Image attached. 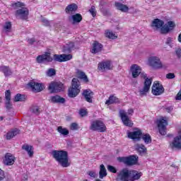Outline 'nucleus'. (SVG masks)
<instances>
[{"label": "nucleus", "mask_w": 181, "mask_h": 181, "mask_svg": "<svg viewBox=\"0 0 181 181\" xmlns=\"http://www.w3.org/2000/svg\"><path fill=\"white\" fill-rule=\"evenodd\" d=\"M115 6L118 11H121V12H124V13H127V12L129 11V7H128V6L119 2H116Z\"/></svg>", "instance_id": "nucleus-27"}, {"label": "nucleus", "mask_w": 181, "mask_h": 181, "mask_svg": "<svg viewBox=\"0 0 181 181\" xmlns=\"http://www.w3.org/2000/svg\"><path fill=\"white\" fill-rule=\"evenodd\" d=\"M103 45L101 43H99L98 42H95L93 44V49H91V53L93 54H95L97 53H100L103 50Z\"/></svg>", "instance_id": "nucleus-26"}, {"label": "nucleus", "mask_w": 181, "mask_h": 181, "mask_svg": "<svg viewBox=\"0 0 181 181\" xmlns=\"http://www.w3.org/2000/svg\"><path fill=\"white\" fill-rule=\"evenodd\" d=\"M89 12L93 18H95V16H97V11H95V6H92L90 7V9H89Z\"/></svg>", "instance_id": "nucleus-44"}, {"label": "nucleus", "mask_w": 181, "mask_h": 181, "mask_svg": "<svg viewBox=\"0 0 181 181\" xmlns=\"http://www.w3.org/2000/svg\"><path fill=\"white\" fill-rule=\"evenodd\" d=\"M172 149L177 148V149H181V129L179 132V135L174 138L173 141L170 144Z\"/></svg>", "instance_id": "nucleus-18"}, {"label": "nucleus", "mask_w": 181, "mask_h": 181, "mask_svg": "<svg viewBox=\"0 0 181 181\" xmlns=\"http://www.w3.org/2000/svg\"><path fill=\"white\" fill-rule=\"evenodd\" d=\"M176 27L175 21H170L165 24V22L159 18H156L152 21L151 28L154 30H159L161 35H168L169 32H172Z\"/></svg>", "instance_id": "nucleus-2"}, {"label": "nucleus", "mask_w": 181, "mask_h": 181, "mask_svg": "<svg viewBox=\"0 0 181 181\" xmlns=\"http://www.w3.org/2000/svg\"><path fill=\"white\" fill-rule=\"evenodd\" d=\"M131 178V170L124 168L117 173L116 180L119 181H133Z\"/></svg>", "instance_id": "nucleus-9"}, {"label": "nucleus", "mask_w": 181, "mask_h": 181, "mask_svg": "<svg viewBox=\"0 0 181 181\" xmlns=\"http://www.w3.org/2000/svg\"><path fill=\"white\" fill-rule=\"evenodd\" d=\"M175 54L178 59H181V49L180 48H177L175 50Z\"/></svg>", "instance_id": "nucleus-51"}, {"label": "nucleus", "mask_w": 181, "mask_h": 181, "mask_svg": "<svg viewBox=\"0 0 181 181\" xmlns=\"http://www.w3.org/2000/svg\"><path fill=\"white\" fill-rule=\"evenodd\" d=\"M95 181H101V180L97 179V180H95Z\"/></svg>", "instance_id": "nucleus-64"}, {"label": "nucleus", "mask_w": 181, "mask_h": 181, "mask_svg": "<svg viewBox=\"0 0 181 181\" xmlns=\"http://www.w3.org/2000/svg\"><path fill=\"white\" fill-rule=\"evenodd\" d=\"M71 86L72 87L69 88L68 90V96L70 98H74L80 94V81L78 78H74L72 79Z\"/></svg>", "instance_id": "nucleus-5"}, {"label": "nucleus", "mask_w": 181, "mask_h": 181, "mask_svg": "<svg viewBox=\"0 0 181 181\" xmlns=\"http://www.w3.org/2000/svg\"><path fill=\"white\" fill-rule=\"evenodd\" d=\"M48 88L51 93H60L64 90V85L62 82H52Z\"/></svg>", "instance_id": "nucleus-12"}, {"label": "nucleus", "mask_w": 181, "mask_h": 181, "mask_svg": "<svg viewBox=\"0 0 181 181\" xmlns=\"http://www.w3.org/2000/svg\"><path fill=\"white\" fill-rule=\"evenodd\" d=\"M175 100H181V91H180L175 98Z\"/></svg>", "instance_id": "nucleus-57"}, {"label": "nucleus", "mask_w": 181, "mask_h": 181, "mask_svg": "<svg viewBox=\"0 0 181 181\" xmlns=\"http://www.w3.org/2000/svg\"><path fill=\"white\" fill-rule=\"evenodd\" d=\"M135 149L140 155H144V153H146L147 152L146 147L144 144H136L135 145Z\"/></svg>", "instance_id": "nucleus-29"}, {"label": "nucleus", "mask_w": 181, "mask_h": 181, "mask_svg": "<svg viewBox=\"0 0 181 181\" xmlns=\"http://www.w3.org/2000/svg\"><path fill=\"white\" fill-rule=\"evenodd\" d=\"M50 52H45L44 54L39 55L36 58L37 63H39L40 64L42 63H45L46 62L47 63H51V62H59V63H62V62H69V60H71L73 59V56L70 54H54V57H52L50 55Z\"/></svg>", "instance_id": "nucleus-1"}, {"label": "nucleus", "mask_w": 181, "mask_h": 181, "mask_svg": "<svg viewBox=\"0 0 181 181\" xmlns=\"http://www.w3.org/2000/svg\"><path fill=\"white\" fill-rule=\"evenodd\" d=\"M148 62V66L154 70H159V69H162V67H163L162 61H160V59L156 56L150 57Z\"/></svg>", "instance_id": "nucleus-8"}, {"label": "nucleus", "mask_w": 181, "mask_h": 181, "mask_svg": "<svg viewBox=\"0 0 181 181\" xmlns=\"http://www.w3.org/2000/svg\"><path fill=\"white\" fill-rule=\"evenodd\" d=\"M57 130L59 134H61V135L66 136L69 134V129L63 128L62 126L58 127Z\"/></svg>", "instance_id": "nucleus-38"}, {"label": "nucleus", "mask_w": 181, "mask_h": 181, "mask_svg": "<svg viewBox=\"0 0 181 181\" xmlns=\"http://www.w3.org/2000/svg\"><path fill=\"white\" fill-rule=\"evenodd\" d=\"M157 124L160 135H165L166 134V126L168 125V121L163 118H161L158 120Z\"/></svg>", "instance_id": "nucleus-14"}, {"label": "nucleus", "mask_w": 181, "mask_h": 181, "mask_svg": "<svg viewBox=\"0 0 181 181\" xmlns=\"http://www.w3.org/2000/svg\"><path fill=\"white\" fill-rule=\"evenodd\" d=\"M106 105H111V104H119V99L115 96L114 95H111L108 100L105 102Z\"/></svg>", "instance_id": "nucleus-28"}, {"label": "nucleus", "mask_w": 181, "mask_h": 181, "mask_svg": "<svg viewBox=\"0 0 181 181\" xmlns=\"http://www.w3.org/2000/svg\"><path fill=\"white\" fill-rule=\"evenodd\" d=\"M117 160L120 163H124L127 166H134L138 163V156L132 155L127 157H118Z\"/></svg>", "instance_id": "nucleus-7"}, {"label": "nucleus", "mask_w": 181, "mask_h": 181, "mask_svg": "<svg viewBox=\"0 0 181 181\" xmlns=\"http://www.w3.org/2000/svg\"><path fill=\"white\" fill-rule=\"evenodd\" d=\"M79 114L82 117H86V115H87V110L85 109H81L79 111Z\"/></svg>", "instance_id": "nucleus-50"}, {"label": "nucleus", "mask_w": 181, "mask_h": 181, "mask_svg": "<svg viewBox=\"0 0 181 181\" xmlns=\"http://www.w3.org/2000/svg\"><path fill=\"white\" fill-rule=\"evenodd\" d=\"M19 134V129H14L11 132H8L6 135V139H12L14 136H16Z\"/></svg>", "instance_id": "nucleus-34"}, {"label": "nucleus", "mask_w": 181, "mask_h": 181, "mask_svg": "<svg viewBox=\"0 0 181 181\" xmlns=\"http://www.w3.org/2000/svg\"><path fill=\"white\" fill-rule=\"evenodd\" d=\"M71 129L72 131H76V130L78 129V124H77V123H72L71 124Z\"/></svg>", "instance_id": "nucleus-48"}, {"label": "nucleus", "mask_w": 181, "mask_h": 181, "mask_svg": "<svg viewBox=\"0 0 181 181\" xmlns=\"http://www.w3.org/2000/svg\"><path fill=\"white\" fill-rule=\"evenodd\" d=\"M141 139H143L146 144H151L152 142V138L149 134H141Z\"/></svg>", "instance_id": "nucleus-37"}, {"label": "nucleus", "mask_w": 181, "mask_h": 181, "mask_svg": "<svg viewBox=\"0 0 181 181\" xmlns=\"http://www.w3.org/2000/svg\"><path fill=\"white\" fill-rule=\"evenodd\" d=\"M172 43V37H168L165 42L166 45H170Z\"/></svg>", "instance_id": "nucleus-55"}, {"label": "nucleus", "mask_w": 181, "mask_h": 181, "mask_svg": "<svg viewBox=\"0 0 181 181\" xmlns=\"http://www.w3.org/2000/svg\"><path fill=\"white\" fill-rule=\"evenodd\" d=\"M52 155L54 159H55L62 168H69V166H70L67 151L54 150L52 151Z\"/></svg>", "instance_id": "nucleus-3"}, {"label": "nucleus", "mask_w": 181, "mask_h": 181, "mask_svg": "<svg viewBox=\"0 0 181 181\" xmlns=\"http://www.w3.org/2000/svg\"><path fill=\"white\" fill-rule=\"evenodd\" d=\"M104 5H105V3L100 2V8L104 7Z\"/></svg>", "instance_id": "nucleus-60"}, {"label": "nucleus", "mask_w": 181, "mask_h": 181, "mask_svg": "<svg viewBox=\"0 0 181 181\" xmlns=\"http://www.w3.org/2000/svg\"><path fill=\"white\" fill-rule=\"evenodd\" d=\"M127 136L130 139H133V141H141L142 136V131L139 129H136V130L134 132H127Z\"/></svg>", "instance_id": "nucleus-13"}, {"label": "nucleus", "mask_w": 181, "mask_h": 181, "mask_svg": "<svg viewBox=\"0 0 181 181\" xmlns=\"http://www.w3.org/2000/svg\"><path fill=\"white\" fill-rule=\"evenodd\" d=\"M173 110V107H168L167 108H165V111L167 112H171Z\"/></svg>", "instance_id": "nucleus-58"}, {"label": "nucleus", "mask_w": 181, "mask_h": 181, "mask_svg": "<svg viewBox=\"0 0 181 181\" xmlns=\"http://www.w3.org/2000/svg\"><path fill=\"white\" fill-rule=\"evenodd\" d=\"M178 42L180 43H181V33H180V35H178Z\"/></svg>", "instance_id": "nucleus-59"}, {"label": "nucleus", "mask_w": 181, "mask_h": 181, "mask_svg": "<svg viewBox=\"0 0 181 181\" xmlns=\"http://www.w3.org/2000/svg\"><path fill=\"white\" fill-rule=\"evenodd\" d=\"M82 95L84 97L87 103H93V95H94V92H92L90 89L84 90Z\"/></svg>", "instance_id": "nucleus-23"}, {"label": "nucleus", "mask_w": 181, "mask_h": 181, "mask_svg": "<svg viewBox=\"0 0 181 181\" xmlns=\"http://www.w3.org/2000/svg\"><path fill=\"white\" fill-rule=\"evenodd\" d=\"M12 8L14 9H18V8H21V6H25V4L21 1H18L16 3H13L11 4Z\"/></svg>", "instance_id": "nucleus-41"}, {"label": "nucleus", "mask_w": 181, "mask_h": 181, "mask_svg": "<svg viewBox=\"0 0 181 181\" xmlns=\"http://www.w3.org/2000/svg\"><path fill=\"white\" fill-rule=\"evenodd\" d=\"M0 103H2V98L0 97Z\"/></svg>", "instance_id": "nucleus-63"}, {"label": "nucleus", "mask_w": 181, "mask_h": 181, "mask_svg": "<svg viewBox=\"0 0 181 181\" xmlns=\"http://www.w3.org/2000/svg\"><path fill=\"white\" fill-rule=\"evenodd\" d=\"M98 69L100 71L111 70V62L110 61L100 62L98 65Z\"/></svg>", "instance_id": "nucleus-21"}, {"label": "nucleus", "mask_w": 181, "mask_h": 181, "mask_svg": "<svg viewBox=\"0 0 181 181\" xmlns=\"http://www.w3.org/2000/svg\"><path fill=\"white\" fill-rule=\"evenodd\" d=\"M50 103L53 104H64L66 103V99L62 98L60 95L51 96L49 98Z\"/></svg>", "instance_id": "nucleus-24"}, {"label": "nucleus", "mask_w": 181, "mask_h": 181, "mask_svg": "<svg viewBox=\"0 0 181 181\" xmlns=\"http://www.w3.org/2000/svg\"><path fill=\"white\" fill-rule=\"evenodd\" d=\"M139 76L140 77H141V78L145 79L143 88L139 90V94L141 96L146 95V93H148L149 90L151 89L152 78H147L148 75L142 71H141Z\"/></svg>", "instance_id": "nucleus-6"}, {"label": "nucleus", "mask_w": 181, "mask_h": 181, "mask_svg": "<svg viewBox=\"0 0 181 181\" xmlns=\"http://www.w3.org/2000/svg\"><path fill=\"white\" fill-rule=\"evenodd\" d=\"M28 86L32 88L33 91H35V93H40L43 90V85L35 81L28 83Z\"/></svg>", "instance_id": "nucleus-19"}, {"label": "nucleus", "mask_w": 181, "mask_h": 181, "mask_svg": "<svg viewBox=\"0 0 181 181\" xmlns=\"http://www.w3.org/2000/svg\"><path fill=\"white\" fill-rule=\"evenodd\" d=\"M119 115L122 119V122H123L125 127H132L134 123L132 122V120L129 119V117L134 115V109H129L127 112L121 110L119 112Z\"/></svg>", "instance_id": "nucleus-4"}, {"label": "nucleus", "mask_w": 181, "mask_h": 181, "mask_svg": "<svg viewBox=\"0 0 181 181\" xmlns=\"http://www.w3.org/2000/svg\"><path fill=\"white\" fill-rule=\"evenodd\" d=\"M88 175L90 176V177L95 178V173H94L93 171H89L88 173Z\"/></svg>", "instance_id": "nucleus-54"}, {"label": "nucleus", "mask_w": 181, "mask_h": 181, "mask_svg": "<svg viewBox=\"0 0 181 181\" xmlns=\"http://www.w3.org/2000/svg\"><path fill=\"white\" fill-rule=\"evenodd\" d=\"M22 149L28 152V156H30V158H32V156H33V151L32 150L33 149V146H29L28 144H24L22 146Z\"/></svg>", "instance_id": "nucleus-31"}, {"label": "nucleus", "mask_w": 181, "mask_h": 181, "mask_svg": "<svg viewBox=\"0 0 181 181\" xmlns=\"http://www.w3.org/2000/svg\"><path fill=\"white\" fill-rule=\"evenodd\" d=\"M42 22L44 26H49L50 25V22H49V21H47L46 18H43L42 20Z\"/></svg>", "instance_id": "nucleus-52"}, {"label": "nucleus", "mask_w": 181, "mask_h": 181, "mask_svg": "<svg viewBox=\"0 0 181 181\" xmlns=\"http://www.w3.org/2000/svg\"><path fill=\"white\" fill-rule=\"evenodd\" d=\"M0 71H2L6 77H8V76H11L12 74V71H11V69H9V66H0Z\"/></svg>", "instance_id": "nucleus-32"}, {"label": "nucleus", "mask_w": 181, "mask_h": 181, "mask_svg": "<svg viewBox=\"0 0 181 181\" xmlns=\"http://www.w3.org/2000/svg\"><path fill=\"white\" fill-rule=\"evenodd\" d=\"M105 176H107V169H105V166L102 164L100 166L99 177L100 179H104Z\"/></svg>", "instance_id": "nucleus-35"}, {"label": "nucleus", "mask_w": 181, "mask_h": 181, "mask_svg": "<svg viewBox=\"0 0 181 181\" xmlns=\"http://www.w3.org/2000/svg\"><path fill=\"white\" fill-rule=\"evenodd\" d=\"M23 180H28V175H24Z\"/></svg>", "instance_id": "nucleus-61"}, {"label": "nucleus", "mask_w": 181, "mask_h": 181, "mask_svg": "<svg viewBox=\"0 0 181 181\" xmlns=\"http://www.w3.org/2000/svg\"><path fill=\"white\" fill-rule=\"evenodd\" d=\"M5 107L7 111H11L13 108L12 102H11V90H9L5 92Z\"/></svg>", "instance_id": "nucleus-15"}, {"label": "nucleus", "mask_w": 181, "mask_h": 181, "mask_svg": "<svg viewBox=\"0 0 181 181\" xmlns=\"http://www.w3.org/2000/svg\"><path fill=\"white\" fill-rule=\"evenodd\" d=\"M73 49H74V42H69L64 46L63 52L64 53H71Z\"/></svg>", "instance_id": "nucleus-33"}, {"label": "nucleus", "mask_w": 181, "mask_h": 181, "mask_svg": "<svg viewBox=\"0 0 181 181\" xmlns=\"http://www.w3.org/2000/svg\"><path fill=\"white\" fill-rule=\"evenodd\" d=\"M31 111L33 112V114H35V115H39L40 114V108H39L37 106L32 107Z\"/></svg>", "instance_id": "nucleus-42"}, {"label": "nucleus", "mask_w": 181, "mask_h": 181, "mask_svg": "<svg viewBox=\"0 0 181 181\" xmlns=\"http://www.w3.org/2000/svg\"><path fill=\"white\" fill-rule=\"evenodd\" d=\"M90 129L92 131H98V132H105L107 130V127H105V124H104V122L100 120L93 121L90 124Z\"/></svg>", "instance_id": "nucleus-10"}, {"label": "nucleus", "mask_w": 181, "mask_h": 181, "mask_svg": "<svg viewBox=\"0 0 181 181\" xmlns=\"http://www.w3.org/2000/svg\"><path fill=\"white\" fill-rule=\"evenodd\" d=\"M141 176H142L141 173H139L138 171L135 170H130V179H132L133 181L141 179Z\"/></svg>", "instance_id": "nucleus-30"}, {"label": "nucleus", "mask_w": 181, "mask_h": 181, "mask_svg": "<svg viewBox=\"0 0 181 181\" xmlns=\"http://www.w3.org/2000/svg\"><path fill=\"white\" fill-rule=\"evenodd\" d=\"M78 76L79 78H81V80H83L85 83H88V77H87V75H86V73L81 71H78Z\"/></svg>", "instance_id": "nucleus-39"}, {"label": "nucleus", "mask_w": 181, "mask_h": 181, "mask_svg": "<svg viewBox=\"0 0 181 181\" xmlns=\"http://www.w3.org/2000/svg\"><path fill=\"white\" fill-rule=\"evenodd\" d=\"M4 179H5V173L0 169V181L4 180Z\"/></svg>", "instance_id": "nucleus-53"}, {"label": "nucleus", "mask_w": 181, "mask_h": 181, "mask_svg": "<svg viewBox=\"0 0 181 181\" xmlns=\"http://www.w3.org/2000/svg\"><path fill=\"white\" fill-rule=\"evenodd\" d=\"M175 76L173 73H168L166 74V78H168V80H172L175 78Z\"/></svg>", "instance_id": "nucleus-49"}, {"label": "nucleus", "mask_w": 181, "mask_h": 181, "mask_svg": "<svg viewBox=\"0 0 181 181\" xmlns=\"http://www.w3.org/2000/svg\"><path fill=\"white\" fill-rule=\"evenodd\" d=\"M0 119H1V121H2V120L4 119V117H0Z\"/></svg>", "instance_id": "nucleus-62"}, {"label": "nucleus", "mask_w": 181, "mask_h": 181, "mask_svg": "<svg viewBox=\"0 0 181 181\" xmlns=\"http://www.w3.org/2000/svg\"><path fill=\"white\" fill-rule=\"evenodd\" d=\"M28 42L29 45H33V43L37 42V40L36 38L33 37V38H28Z\"/></svg>", "instance_id": "nucleus-47"}, {"label": "nucleus", "mask_w": 181, "mask_h": 181, "mask_svg": "<svg viewBox=\"0 0 181 181\" xmlns=\"http://www.w3.org/2000/svg\"><path fill=\"white\" fill-rule=\"evenodd\" d=\"M106 37H108V39H117L118 36L115 35L112 31L106 30L105 32Z\"/></svg>", "instance_id": "nucleus-40"}, {"label": "nucleus", "mask_w": 181, "mask_h": 181, "mask_svg": "<svg viewBox=\"0 0 181 181\" xmlns=\"http://www.w3.org/2000/svg\"><path fill=\"white\" fill-rule=\"evenodd\" d=\"M100 11L102 13H107V10L104 7H100Z\"/></svg>", "instance_id": "nucleus-56"}, {"label": "nucleus", "mask_w": 181, "mask_h": 181, "mask_svg": "<svg viewBox=\"0 0 181 181\" xmlns=\"http://www.w3.org/2000/svg\"><path fill=\"white\" fill-rule=\"evenodd\" d=\"M14 103H18V102H23L26 101V96L25 95H22L21 93H18L15 95L13 98Z\"/></svg>", "instance_id": "nucleus-36"}, {"label": "nucleus", "mask_w": 181, "mask_h": 181, "mask_svg": "<svg viewBox=\"0 0 181 181\" xmlns=\"http://www.w3.org/2000/svg\"><path fill=\"white\" fill-rule=\"evenodd\" d=\"M151 93L153 94V95H160L165 93V88H163V86L159 83V81H154L152 86Z\"/></svg>", "instance_id": "nucleus-11"}, {"label": "nucleus", "mask_w": 181, "mask_h": 181, "mask_svg": "<svg viewBox=\"0 0 181 181\" xmlns=\"http://www.w3.org/2000/svg\"><path fill=\"white\" fill-rule=\"evenodd\" d=\"M107 170L111 173H117V168L112 165H107Z\"/></svg>", "instance_id": "nucleus-45"}, {"label": "nucleus", "mask_w": 181, "mask_h": 181, "mask_svg": "<svg viewBox=\"0 0 181 181\" xmlns=\"http://www.w3.org/2000/svg\"><path fill=\"white\" fill-rule=\"evenodd\" d=\"M11 28H12V24L11 23V22L6 23L4 25L5 30H7V32H9V30H11Z\"/></svg>", "instance_id": "nucleus-46"}, {"label": "nucleus", "mask_w": 181, "mask_h": 181, "mask_svg": "<svg viewBox=\"0 0 181 181\" xmlns=\"http://www.w3.org/2000/svg\"><path fill=\"white\" fill-rule=\"evenodd\" d=\"M78 9V6L77 4L73 3L69 5H68L65 8V12L67 13V15H74V13Z\"/></svg>", "instance_id": "nucleus-22"}, {"label": "nucleus", "mask_w": 181, "mask_h": 181, "mask_svg": "<svg viewBox=\"0 0 181 181\" xmlns=\"http://www.w3.org/2000/svg\"><path fill=\"white\" fill-rule=\"evenodd\" d=\"M15 163V156L11 153H6L4 159V165L11 166Z\"/></svg>", "instance_id": "nucleus-25"}, {"label": "nucleus", "mask_w": 181, "mask_h": 181, "mask_svg": "<svg viewBox=\"0 0 181 181\" xmlns=\"http://www.w3.org/2000/svg\"><path fill=\"white\" fill-rule=\"evenodd\" d=\"M47 76H48V77H52L53 76H56V69H52V68L48 69L47 71Z\"/></svg>", "instance_id": "nucleus-43"}, {"label": "nucleus", "mask_w": 181, "mask_h": 181, "mask_svg": "<svg viewBox=\"0 0 181 181\" xmlns=\"http://www.w3.org/2000/svg\"><path fill=\"white\" fill-rule=\"evenodd\" d=\"M29 15V10L26 8H21L16 11V16H19L21 19H28V16Z\"/></svg>", "instance_id": "nucleus-17"}, {"label": "nucleus", "mask_w": 181, "mask_h": 181, "mask_svg": "<svg viewBox=\"0 0 181 181\" xmlns=\"http://www.w3.org/2000/svg\"><path fill=\"white\" fill-rule=\"evenodd\" d=\"M130 71L132 73V76L133 78H136L141 74V71H142V68L139 66L138 64H133L130 67Z\"/></svg>", "instance_id": "nucleus-16"}, {"label": "nucleus", "mask_w": 181, "mask_h": 181, "mask_svg": "<svg viewBox=\"0 0 181 181\" xmlns=\"http://www.w3.org/2000/svg\"><path fill=\"white\" fill-rule=\"evenodd\" d=\"M69 21L72 25H76V23H80V22L83 21V16L80 13H76L70 16L69 17Z\"/></svg>", "instance_id": "nucleus-20"}]
</instances>
